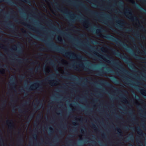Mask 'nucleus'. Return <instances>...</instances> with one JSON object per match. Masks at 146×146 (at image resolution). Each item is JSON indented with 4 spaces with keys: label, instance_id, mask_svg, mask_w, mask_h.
<instances>
[{
    "label": "nucleus",
    "instance_id": "obj_9",
    "mask_svg": "<svg viewBox=\"0 0 146 146\" xmlns=\"http://www.w3.org/2000/svg\"><path fill=\"white\" fill-rule=\"evenodd\" d=\"M131 1L133 4L135 5L138 8L140 9L141 11L144 12L146 14V9H145L142 7H140L138 4L136 3L134 1L131 0Z\"/></svg>",
    "mask_w": 146,
    "mask_h": 146
},
{
    "label": "nucleus",
    "instance_id": "obj_47",
    "mask_svg": "<svg viewBox=\"0 0 146 146\" xmlns=\"http://www.w3.org/2000/svg\"><path fill=\"white\" fill-rule=\"evenodd\" d=\"M56 143V141H55L53 142V144L50 143V146H54V145Z\"/></svg>",
    "mask_w": 146,
    "mask_h": 146
},
{
    "label": "nucleus",
    "instance_id": "obj_28",
    "mask_svg": "<svg viewBox=\"0 0 146 146\" xmlns=\"http://www.w3.org/2000/svg\"><path fill=\"white\" fill-rule=\"evenodd\" d=\"M33 115L34 114H33L32 115H31L30 116H28L27 117V119H29L30 120H31L32 119Z\"/></svg>",
    "mask_w": 146,
    "mask_h": 146
},
{
    "label": "nucleus",
    "instance_id": "obj_63",
    "mask_svg": "<svg viewBox=\"0 0 146 146\" xmlns=\"http://www.w3.org/2000/svg\"><path fill=\"white\" fill-rule=\"evenodd\" d=\"M38 110V108L36 107H35L34 109V110L35 111H37Z\"/></svg>",
    "mask_w": 146,
    "mask_h": 146
},
{
    "label": "nucleus",
    "instance_id": "obj_30",
    "mask_svg": "<svg viewBox=\"0 0 146 146\" xmlns=\"http://www.w3.org/2000/svg\"><path fill=\"white\" fill-rule=\"evenodd\" d=\"M129 38L133 42H135V39L132 36L130 35L129 36Z\"/></svg>",
    "mask_w": 146,
    "mask_h": 146
},
{
    "label": "nucleus",
    "instance_id": "obj_38",
    "mask_svg": "<svg viewBox=\"0 0 146 146\" xmlns=\"http://www.w3.org/2000/svg\"><path fill=\"white\" fill-rule=\"evenodd\" d=\"M119 4L120 6L122 7H123V3L122 1H121L120 2H119Z\"/></svg>",
    "mask_w": 146,
    "mask_h": 146
},
{
    "label": "nucleus",
    "instance_id": "obj_41",
    "mask_svg": "<svg viewBox=\"0 0 146 146\" xmlns=\"http://www.w3.org/2000/svg\"><path fill=\"white\" fill-rule=\"evenodd\" d=\"M117 131L118 133L119 134L121 135V134L122 133L121 129L119 128H118L117 129Z\"/></svg>",
    "mask_w": 146,
    "mask_h": 146
},
{
    "label": "nucleus",
    "instance_id": "obj_14",
    "mask_svg": "<svg viewBox=\"0 0 146 146\" xmlns=\"http://www.w3.org/2000/svg\"><path fill=\"white\" fill-rule=\"evenodd\" d=\"M124 21L122 20H120L119 21H117V23L119 24V25L118 26L116 25V26L121 29H122V26L121 25V24H124Z\"/></svg>",
    "mask_w": 146,
    "mask_h": 146
},
{
    "label": "nucleus",
    "instance_id": "obj_52",
    "mask_svg": "<svg viewBox=\"0 0 146 146\" xmlns=\"http://www.w3.org/2000/svg\"><path fill=\"white\" fill-rule=\"evenodd\" d=\"M135 98H136L138 99L139 100H141V99H140L139 96L138 95H136L135 96Z\"/></svg>",
    "mask_w": 146,
    "mask_h": 146
},
{
    "label": "nucleus",
    "instance_id": "obj_44",
    "mask_svg": "<svg viewBox=\"0 0 146 146\" xmlns=\"http://www.w3.org/2000/svg\"><path fill=\"white\" fill-rule=\"evenodd\" d=\"M142 90L143 91V94L146 98V91L144 90Z\"/></svg>",
    "mask_w": 146,
    "mask_h": 146
},
{
    "label": "nucleus",
    "instance_id": "obj_35",
    "mask_svg": "<svg viewBox=\"0 0 146 146\" xmlns=\"http://www.w3.org/2000/svg\"><path fill=\"white\" fill-rule=\"evenodd\" d=\"M40 50L41 51H47V49L44 48H41Z\"/></svg>",
    "mask_w": 146,
    "mask_h": 146
},
{
    "label": "nucleus",
    "instance_id": "obj_33",
    "mask_svg": "<svg viewBox=\"0 0 146 146\" xmlns=\"http://www.w3.org/2000/svg\"><path fill=\"white\" fill-rule=\"evenodd\" d=\"M60 33L62 35H68V36H70V35H68L67 34H66V33L65 32H62V31H60Z\"/></svg>",
    "mask_w": 146,
    "mask_h": 146
},
{
    "label": "nucleus",
    "instance_id": "obj_5",
    "mask_svg": "<svg viewBox=\"0 0 146 146\" xmlns=\"http://www.w3.org/2000/svg\"><path fill=\"white\" fill-rule=\"evenodd\" d=\"M48 78H46L43 81H37L36 82H35L29 88L27 89V90H31L34 89L38 88V89H41L42 87L41 86L39 85V84L42 83L43 81H45L48 80Z\"/></svg>",
    "mask_w": 146,
    "mask_h": 146
},
{
    "label": "nucleus",
    "instance_id": "obj_32",
    "mask_svg": "<svg viewBox=\"0 0 146 146\" xmlns=\"http://www.w3.org/2000/svg\"><path fill=\"white\" fill-rule=\"evenodd\" d=\"M5 72V70L2 69L1 70H0V74H3Z\"/></svg>",
    "mask_w": 146,
    "mask_h": 146
},
{
    "label": "nucleus",
    "instance_id": "obj_8",
    "mask_svg": "<svg viewBox=\"0 0 146 146\" xmlns=\"http://www.w3.org/2000/svg\"><path fill=\"white\" fill-rule=\"evenodd\" d=\"M16 78L15 76H13L11 77V83L10 85L14 88H15V86L16 85Z\"/></svg>",
    "mask_w": 146,
    "mask_h": 146
},
{
    "label": "nucleus",
    "instance_id": "obj_25",
    "mask_svg": "<svg viewBox=\"0 0 146 146\" xmlns=\"http://www.w3.org/2000/svg\"><path fill=\"white\" fill-rule=\"evenodd\" d=\"M0 141L1 144L3 145H4L3 140V137L2 135H1V137L0 138Z\"/></svg>",
    "mask_w": 146,
    "mask_h": 146
},
{
    "label": "nucleus",
    "instance_id": "obj_55",
    "mask_svg": "<svg viewBox=\"0 0 146 146\" xmlns=\"http://www.w3.org/2000/svg\"><path fill=\"white\" fill-rule=\"evenodd\" d=\"M33 30L35 32H36L37 34H38L39 35H40V34L38 32V31L37 30H35V29H33Z\"/></svg>",
    "mask_w": 146,
    "mask_h": 146
},
{
    "label": "nucleus",
    "instance_id": "obj_43",
    "mask_svg": "<svg viewBox=\"0 0 146 146\" xmlns=\"http://www.w3.org/2000/svg\"><path fill=\"white\" fill-rule=\"evenodd\" d=\"M107 71L110 73H112L113 71L111 69L109 68H106Z\"/></svg>",
    "mask_w": 146,
    "mask_h": 146
},
{
    "label": "nucleus",
    "instance_id": "obj_54",
    "mask_svg": "<svg viewBox=\"0 0 146 146\" xmlns=\"http://www.w3.org/2000/svg\"><path fill=\"white\" fill-rule=\"evenodd\" d=\"M47 19L48 21L50 23H52V19L47 18Z\"/></svg>",
    "mask_w": 146,
    "mask_h": 146
},
{
    "label": "nucleus",
    "instance_id": "obj_57",
    "mask_svg": "<svg viewBox=\"0 0 146 146\" xmlns=\"http://www.w3.org/2000/svg\"><path fill=\"white\" fill-rule=\"evenodd\" d=\"M58 40L60 42L62 41V39L60 37H58Z\"/></svg>",
    "mask_w": 146,
    "mask_h": 146
},
{
    "label": "nucleus",
    "instance_id": "obj_49",
    "mask_svg": "<svg viewBox=\"0 0 146 146\" xmlns=\"http://www.w3.org/2000/svg\"><path fill=\"white\" fill-rule=\"evenodd\" d=\"M9 25H10L11 26H12L13 27V29L15 30H16V29H15V27L12 24H11V23L9 24Z\"/></svg>",
    "mask_w": 146,
    "mask_h": 146
},
{
    "label": "nucleus",
    "instance_id": "obj_4",
    "mask_svg": "<svg viewBox=\"0 0 146 146\" xmlns=\"http://www.w3.org/2000/svg\"><path fill=\"white\" fill-rule=\"evenodd\" d=\"M112 51L115 55L120 57L124 60L126 63L128 64L131 68H132V66L134 65V64L129 60L127 56L122 55L121 53L118 50L112 49Z\"/></svg>",
    "mask_w": 146,
    "mask_h": 146
},
{
    "label": "nucleus",
    "instance_id": "obj_27",
    "mask_svg": "<svg viewBox=\"0 0 146 146\" xmlns=\"http://www.w3.org/2000/svg\"><path fill=\"white\" fill-rule=\"evenodd\" d=\"M138 133L140 135H141L143 133V132L141 129L139 128L138 129Z\"/></svg>",
    "mask_w": 146,
    "mask_h": 146
},
{
    "label": "nucleus",
    "instance_id": "obj_37",
    "mask_svg": "<svg viewBox=\"0 0 146 146\" xmlns=\"http://www.w3.org/2000/svg\"><path fill=\"white\" fill-rule=\"evenodd\" d=\"M18 109H19V112L20 113H23L24 112V111H23L22 109H21V108L20 107H18Z\"/></svg>",
    "mask_w": 146,
    "mask_h": 146
},
{
    "label": "nucleus",
    "instance_id": "obj_42",
    "mask_svg": "<svg viewBox=\"0 0 146 146\" xmlns=\"http://www.w3.org/2000/svg\"><path fill=\"white\" fill-rule=\"evenodd\" d=\"M55 76V74H53L52 75L50 76L49 77L50 78V79H52Z\"/></svg>",
    "mask_w": 146,
    "mask_h": 146
},
{
    "label": "nucleus",
    "instance_id": "obj_34",
    "mask_svg": "<svg viewBox=\"0 0 146 146\" xmlns=\"http://www.w3.org/2000/svg\"><path fill=\"white\" fill-rule=\"evenodd\" d=\"M83 23L86 24L87 25H90V24L88 20H86V21H84Z\"/></svg>",
    "mask_w": 146,
    "mask_h": 146
},
{
    "label": "nucleus",
    "instance_id": "obj_18",
    "mask_svg": "<svg viewBox=\"0 0 146 146\" xmlns=\"http://www.w3.org/2000/svg\"><path fill=\"white\" fill-rule=\"evenodd\" d=\"M58 82L56 80H55L53 81H49L48 83L52 86H55L57 83Z\"/></svg>",
    "mask_w": 146,
    "mask_h": 146
},
{
    "label": "nucleus",
    "instance_id": "obj_61",
    "mask_svg": "<svg viewBox=\"0 0 146 146\" xmlns=\"http://www.w3.org/2000/svg\"><path fill=\"white\" fill-rule=\"evenodd\" d=\"M116 73L119 76H120V73L118 71H117L116 72Z\"/></svg>",
    "mask_w": 146,
    "mask_h": 146
},
{
    "label": "nucleus",
    "instance_id": "obj_40",
    "mask_svg": "<svg viewBox=\"0 0 146 146\" xmlns=\"http://www.w3.org/2000/svg\"><path fill=\"white\" fill-rule=\"evenodd\" d=\"M43 55V54L42 53H38L36 55L38 57H40Z\"/></svg>",
    "mask_w": 146,
    "mask_h": 146
},
{
    "label": "nucleus",
    "instance_id": "obj_22",
    "mask_svg": "<svg viewBox=\"0 0 146 146\" xmlns=\"http://www.w3.org/2000/svg\"><path fill=\"white\" fill-rule=\"evenodd\" d=\"M98 73L97 74V75L100 76H102L103 74H105L104 71L102 70L98 71Z\"/></svg>",
    "mask_w": 146,
    "mask_h": 146
},
{
    "label": "nucleus",
    "instance_id": "obj_59",
    "mask_svg": "<svg viewBox=\"0 0 146 146\" xmlns=\"http://www.w3.org/2000/svg\"><path fill=\"white\" fill-rule=\"evenodd\" d=\"M14 48H13L12 49H13V50H17V46L16 45H14Z\"/></svg>",
    "mask_w": 146,
    "mask_h": 146
},
{
    "label": "nucleus",
    "instance_id": "obj_36",
    "mask_svg": "<svg viewBox=\"0 0 146 146\" xmlns=\"http://www.w3.org/2000/svg\"><path fill=\"white\" fill-rule=\"evenodd\" d=\"M49 63L51 65H53L54 67H56L55 65V64L53 62H52V61L51 60V61L49 62Z\"/></svg>",
    "mask_w": 146,
    "mask_h": 146
},
{
    "label": "nucleus",
    "instance_id": "obj_50",
    "mask_svg": "<svg viewBox=\"0 0 146 146\" xmlns=\"http://www.w3.org/2000/svg\"><path fill=\"white\" fill-rule=\"evenodd\" d=\"M129 139H130L132 141H133V135H131V137L129 138Z\"/></svg>",
    "mask_w": 146,
    "mask_h": 146
},
{
    "label": "nucleus",
    "instance_id": "obj_12",
    "mask_svg": "<svg viewBox=\"0 0 146 146\" xmlns=\"http://www.w3.org/2000/svg\"><path fill=\"white\" fill-rule=\"evenodd\" d=\"M0 39L1 40L5 42H9L11 43H13L15 41V40L14 39H8L7 38H4L3 39L2 37Z\"/></svg>",
    "mask_w": 146,
    "mask_h": 146
},
{
    "label": "nucleus",
    "instance_id": "obj_20",
    "mask_svg": "<svg viewBox=\"0 0 146 146\" xmlns=\"http://www.w3.org/2000/svg\"><path fill=\"white\" fill-rule=\"evenodd\" d=\"M7 101L6 100H3L1 105V107L2 108H4L5 107L6 105Z\"/></svg>",
    "mask_w": 146,
    "mask_h": 146
},
{
    "label": "nucleus",
    "instance_id": "obj_16",
    "mask_svg": "<svg viewBox=\"0 0 146 146\" xmlns=\"http://www.w3.org/2000/svg\"><path fill=\"white\" fill-rule=\"evenodd\" d=\"M23 142L24 141L23 138L21 136L19 137V139L18 140L17 145H19L21 146H23Z\"/></svg>",
    "mask_w": 146,
    "mask_h": 146
},
{
    "label": "nucleus",
    "instance_id": "obj_31",
    "mask_svg": "<svg viewBox=\"0 0 146 146\" xmlns=\"http://www.w3.org/2000/svg\"><path fill=\"white\" fill-rule=\"evenodd\" d=\"M121 77L122 78H123L124 79H123V80L125 82H128V81L127 80V78L125 77H124L123 76H121Z\"/></svg>",
    "mask_w": 146,
    "mask_h": 146
},
{
    "label": "nucleus",
    "instance_id": "obj_15",
    "mask_svg": "<svg viewBox=\"0 0 146 146\" xmlns=\"http://www.w3.org/2000/svg\"><path fill=\"white\" fill-rule=\"evenodd\" d=\"M126 31L128 32H133V33H135V36L136 37H138L140 35L139 32L138 31H135V30H132V29H127L126 30Z\"/></svg>",
    "mask_w": 146,
    "mask_h": 146
},
{
    "label": "nucleus",
    "instance_id": "obj_19",
    "mask_svg": "<svg viewBox=\"0 0 146 146\" xmlns=\"http://www.w3.org/2000/svg\"><path fill=\"white\" fill-rule=\"evenodd\" d=\"M56 8H57V9L60 12H61L62 13H64L65 15L66 13H67L68 12L67 11V9L65 8H64L63 9L65 11V12H64L63 10L60 9H59L57 7H56Z\"/></svg>",
    "mask_w": 146,
    "mask_h": 146
},
{
    "label": "nucleus",
    "instance_id": "obj_51",
    "mask_svg": "<svg viewBox=\"0 0 146 146\" xmlns=\"http://www.w3.org/2000/svg\"><path fill=\"white\" fill-rule=\"evenodd\" d=\"M15 106H14V107L12 109V110L13 112L14 113H15L16 111L15 109Z\"/></svg>",
    "mask_w": 146,
    "mask_h": 146
},
{
    "label": "nucleus",
    "instance_id": "obj_62",
    "mask_svg": "<svg viewBox=\"0 0 146 146\" xmlns=\"http://www.w3.org/2000/svg\"><path fill=\"white\" fill-rule=\"evenodd\" d=\"M27 102H25L22 105V106L23 107H24V105H26L27 104Z\"/></svg>",
    "mask_w": 146,
    "mask_h": 146
},
{
    "label": "nucleus",
    "instance_id": "obj_23",
    "mask_svg": "<svg viewBox=\"0 0 146 146\" xmlns=\"http://www.w3.org/2000/svg\"><path fill=\"white\" fill-rule=\"evenodd\" d=\"M98 32H106V30L105 29H103L102 28H101L100 29H98L97 30L96 33H97Z\"/></svg>",
    "mask_w": 146,
    "mask_h": 146
},
{
    "label": "nucleus",
    "instance_id": "obj_2",
    "mask_svg": "<svg viewBox=\"0 0 146 146\" xmlns=\"http://www.w3.org/2000/svg\"><path fill=\"white\" fill-rule=\"evenodd\" d=\"M103 38L114 42L117 44H119L123 47L126 50L130 52L134 58L140 60H146V58L139 57L132 51H131L129 48L127 44L124 42H122L119 38H116L114 36L110 34H106L103 35Z\"/></svg>",
    "mask_w": 146,
    "mask_h": 146
},
{
    "label": "nucleus",
    "instance_id": "obj_13",
    "mask_svg": "<svg viewBox=\"0 0 146 146\" xmlns=\"http://www.w3.org/2000/svg\"><path fill=\"white\" fill-rule=\"evenodd\" d=\"M65 74L66 75H70L69 76L68 78L72 80H75L78 78L77 76L74 75H71L68 71L65 73Z\"/></svg>",
    "mask_w": 146,
    "mask_h": 146
},
{
    "label": "nucleus",
    "instance_id": "obj_58",
    "mask_svg": "<svg viewBox=\"0 0 146 146\" xmlns=\"http://www.w3.org/2000/svg\"><path fill=\"white\" fill-rule=\"evenodd\" d=\"M92 127H93V129H95L96 128V127L95 125L94 124H92Z\"/></svg>",
    "mask_w": 146,
    "mask_h": 146
},
{
    "label": "nucleus",
    "instance_id": "obj_3",
    "mask_svg": "<svg viewBox=\"0 0 146 146\" xmlns=\"http://www.w3.org/2000/svg\"><path fill=\"white\" fill-rule=\"evenodd\" d=\"M69 2L70 3V4L71 5H73L74 6H76V3H80V4L84 8L86 11L89 12L91 14L96 15L97 16V17H98V19L100 21L102 22L103 23L105 24H106V23L108 22V21H107V20L104 19V18L102 17L101 16L100 17H98V15H99L101 16L108 17L109 15L106 13L104 12L98 13L97 12H95L93 11L90 10L88 8L86 7L84 4L79 1H75L72 2V3H71L70 1H69Z\"/></svg>",
    "mask_w": 146,
    "mask_h": 146
},
{
    "label": "nucleus",
    "instance_id": "obj_39",
    "mask_svg": "<svg viewBox=\"0 0 146 146\" xmlns=\"http://www.w3.org/2000/svg\"><path fill=\"white\" fill-rule=\"evenodd\" d=\"M33 137L36 140H37V135L36 134H34L33 135Z\"/></svg>",
    "mask_w": 146,
    "mask_h": 146
},
{
    "label": "nucleus",
    "instance_id": "obj_46",
    "mask_svg": "<svg viewBox=\"0 0 146 146\" xmlns=\"http://www.w3.org/2000/svg\"><path fill=\"white\" fill-rule=\"evenodd\" d=\"M0 57L2 58V59H3V61H4V59H5V58H3V54H2L1 53V52H0Z\"/></svg>",
    "mask_w": 146,
    "mask_h": 146
},
{
    "label": "nucleus",
    "instance_id": "obj_45",
    "mask_svg": "<svg viewBox=\"0 0 146 146\" xmlns=\"http://www.w3.org/2000/svg\"><path fill=\"white\" fill-rule=\"evenodd\" d=\"M141 29L142 30H145V29L143 27L142 25H140L139 26Z\"/></svg>",
    "mask_w": 146,
    "mask_h": 146
},
{
    "label": "nucleus",
    "instance_id": "obj_64",
    "mask_svg": "<svg viewBox=\"0 0 146 146\" xmlns=\"http://www.w3.org/2000/svg\"><path fill=\"white\" fill-rule=\"evenodd\" d=\"M36 44V42H34L32 43V44L33 45H35Z\"/></svg>",
    "mask_w": 146,
    "mask_h": 146
},
{
    "label": "nucleus",
    "instance_id": "obj_24",
    "mask_svg": "<svg viewBox=\"0 0 146 146\" xmlns=\"http://www.w3.org/2000/svg\"><path fill=\"white\" fill-rule=\"evenodd\" d=\"M80 67L83 68L84 70H87L88 69L87 68L85 67L83 64H79Z\"/></svg>",
    "mask_w": 146,
    "mask_h": 146
},
{
    "label": "nucleus",
    "instance_id": "obj_29",
    "mask_svg": "<svg viewBox=\"0 0 146 146\" xmlns=\"http://www.w3.org/2000/svg\"><path fill=\"white\" fill-rule=\"evenodd\" d=\"M25 75H22L20 76L19 77V78L20 79L22 80L24 79V78H25Z\"/></svg>",
    "mask_w": 146,
    "mask_h": 146
},
{
    "label": "nucleus",
    "instance_id": "obj_10",
    "mask_svg": "<svg viewBox=\"0 0 146 146\" xmlns=\"http://www.w3.org/2000/svg\"><path fill=\"white\" fill-rule=\"evenodd\" d=\"M7 124L8 125L9 128L12 129L14 127V123L12 120H7L6 121Z\"/></svg>",
    "mask_w": 146,
    "mask_h": 146
},
{
    "label": "nucleus",
    "instance_id": "obj_17",
    "mask_svg": "<svg viewBox=\"0 0 146 146\" xmlns=\"http://www.w3.org/2000/svg\"><path fill=\"white\" fill-rule=\"evenodd\" d=\"M100 81L102 83H103L104 84H106L109 87H111V88H115V87L113 86L112 84H110V83L106 82L104 81H103L102 80H100Z\"/></svg>",
    "mask_w": 146,
    "mask_h": 146
},
{
    "label": "nucleus",
    "instance_id": "obj_53",
    "mask_svg": "<svg viewBox=\"0 0 146 146\" xmlns=\"http://www.w3.org/2000/svg\"><path fill=\"white\" fill-rule=\"evenodd\" d=\"M132 112H133V110H131L130 111L129 113L132 116H134V117H135V116L133 114Z\"/></svg>",
    "mask_w": 146,
    "mask_h": 146
},
{
    "label": "nucleus",
    "instance_id": "obj_26",
    "mask_svg": "<svg viewBox=\"0 0 146 146\" xmlns=\"http://www.w3.org/2000/svg\"><path fill=\"white\" fill-rule=\"evenodd\" d=\"M13 34L15 36L17 37L20 38V37H21V34L20 33L19 35H18L17 33H16L15 32H14Z\"/></svg>",
    "mask_w": 146,
    "mask_h": 146
},
{
    "label": "nucleus",
    "instance_id": "obj_11",
    "mask_svg": "<svg viewBox=\"0 0 146 146\" xmlns=\"http://www.w3.org/2000/svg\"><path fill=\"white\" fill-rule=\"evenodd\" d=\"M4 1L8 4L12 6H17V4L15 2H12L10 0H0V3Z\"/></svg>",
    "mask_w": 146,
    "mask_h": 146
},
{
    "label": "nucleus",
    "instance_id": "obj_21",
    "mask_svg": "<svg viewBox=\"0 0 146 146\" xmlns=\"http://www.w3.org/2000/svg\"><path fill=\"white\" fill-rule=\"evenodd\" d=\"M111 79L115 83L118 84L119 82V81L115 77H113Z\"/></svg>",
    "mask_w": 146,
    "mask_h": 146
},
{
    "label": "nucleus",
    "instance_id": "obj_48",
    "mask_svg": "<svg viewBox=\"0 0 146 146\" xmlns=\"http://www.w3.org/2000/svg\"><path fill=\"white\" fill-rule=\"evenodd\" d=\"M23 52V50L22 49H19L18 50V52L19 54Z\"/></svg>",
    "mask_w": 146,
    "mask_h": 146
},
{
    "label": "nucleus",
    "instance_id": "obj_60",
    "mask_svg": "<svg viewBox=\"0 0 146 146\" xmlns=\"http://www.w3.org/2000/svg\"><path fill=\"white\" fill-rule=\"evenodd\" d=\"M17 45L19 46H21L22 45L21 44L20 42H19V43L17 44Z\"/></svg>",
    "mask_w": 146,
    "mask_h": 146
},
{
    "label": "nucleus",
    "instance_id": "obj_7",
    "mask_svg": "<svg viewBox=\"0 0 146 146\" xmlns=\"http://www.w3.org/2000/svg\"><path fill=\"white\" fill-rule=\"evenodd\" d=\"M131 11V10L130 9L127 10L125 13H123V14L124 15H125V14H127L131 17L130 18V19L133 21H134L136 22H138L140 24L139 21L137 17L135 16H134V17L132 16L133 14Z\"/></svg>",
    "mask_w": 146,
    "mask_h": 146
},
{
    "label": "nucleus",
    "instance_id": "obj_56",
    "mask_svg": "<svg viewBox=\"0 0 146 146\" xmlns=\"http://www.w3.org/2000/svg\"><path fill=\"white\" fill-rule=\"evenodd\" d=\"M17 61L19 63H21L22 62V60L21 59H19V60H17Z\"/></svg>",
    "mask_w": 146,
    "mask_h": 146
},
{
    "label": "nucleus",
    "instance_id": "obj_1",
    "mask_svg": "<svg viewBox=\"0 0 146 146\" xmlns=\"http://www.w3.org/2000/svg\"><path fill=\"white\" fill-rule=\"evenodd\" d=\"M31 34L32 36L35 38L40 40L44 42L47 46H48V49L49 50H52L55 52L60 53L63 54L64 56L67 57H70V58H75L77 57L79 58L85 59L86 58L82 56L80 54H78L76 56V54L74 52H72L69 50H66L64 49L62 46L58 45H57L54 43L53 42H52V45L54 46V47H51L49 46V44L47 43V42L45 40L42 39H40L38 37L35 35Z\"/></svg>",
    "mask_w": 146,
    "mask_h": 146
},
{
    "label": "nucleus",
    "instance_id": "obj_6",
    "mask_svg": "<svg viewBox=\"0 0 146 146\" xmlns=\"http://www.w3.org/2000/svg\"><path fill=\"white\" fill-rule=\"evenodd\" d=\"M105 56L108 59L110 60H112L115 65L118 66V67L121 69L122 70L126 72H128V71L124 68L123 67V65L122 64H120V63L118 61L116 60L115 61H114V60L112 57H110V56L107 54H106Z\"/></svg>",
    "mask_w": 146,
    "mask_h": 146
}]
</instances>
